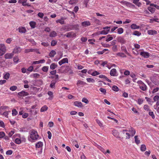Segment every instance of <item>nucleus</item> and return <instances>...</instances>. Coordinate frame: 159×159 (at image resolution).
<instances>
[{
    "label": "nucleus",
    "mask_w": 159,
    "mask_h": 159,
    "mask_svg": "<svg viewBox=\"0 0 159 159\" xmlns=\"http://www.w3.org/2000/svg\"><path fill=\"white\" fill-rule=\"evenodd\" d=\"M39 135L37 131L34 130H32L30 133V139H28V140L31 142L36 141L38 139Z\"/></svg>",
    "instance_id": "f257e3e1"
},
{
    "label": "nucleus",
    "mask_w": 159,
    "mask_h": 159,
    "mask_svg": "<svg viewBox=\"0 0 159 159\" xmlns=\"http://www.w3.org/2000/svg\"><path fill=\"white\" fill-rule=\"evenodd\" d=\"M7 48L5 44L2 43L0 44V56H2L6 52Z\"/></svg>",
    "instance_id": "f03ea898"
},
{
    "label": "nucleus",
    "mask_w": 159,
    "mask_h": 159,
    "mask_svg": "<svg viewBox=\"0 0 159 159\" xmlns=\"http://www.w3.org/2000/svg\"><path fill=\"white\" fill-rule=\"evenodd\" d=\"M122 4L123 5L129 7L134 8L135 7V6L132 3L126 1L123 2Z\"/></svg>",
    "instance_id": "7ed1b4c3"
},
{
    "label": "nucleus",
    "mask_w": 159,
    "mask_h": 159,
    "mask_svg": "<svg viewBox=\"0 0 159 159\" xmlns=\"http://www.w3.org/2000/svg\"><path fill=\"white\" fill-rule=\"evenodd\" d=\"M30 52H36L38 53H40L39 50L37 49L31 48L26 49L25 50V53H27Z\"/></svg>",
    "instance_id": "20e7f679"
},
{
    "label": "nucleus",
    "mask_w": 159,
    "mask_h": 159,
    "mask_svg": "<svg viewBox=\"0 0 159 159\" xmlns=\"http://www.w3.org/2000/svg\"><path fill=\"white\" fill-rule=\"evenodd\" d=\"M65 36L68 38H73L75 37L76 34L74 32L71 31L65 34Z\"/></svg>",
    "instance_id": "39448f33"
},
{
    "label": "nucleus",
    "mask_w": 159,
    "mask_h": 159,
    "mask_svg": "<svg viewBox=\"0 0 159 159\" xmlns=\"http://www.w3.org/2000/svg\"><path fill=\"white\" fill-rule=\"evenodd\" d=\"M64 71L69 75H71L73 73V71L68 66L66 67Z\"/></svg>",
    "instance_id": "423d86ee"
},
{
    "label": "nucleus",
    "mask_w": 159,
    "mask_h": 159,
    "mask_svg": "<svg viewBox=\"0 0 159 159\" xmlns=\"http://www.w3.org/2000/svg\"><path fill=\"white\" fill-rule=\"evenodd\" d=\"M14 53H7L4 55V57L6 59H10L11 58L14 56Z\"/></svg>",
    "instance_id": "0eeeda50"
},
{
    "label": "nucleus",
    "mask_w": 159,
    "mask_h": 159,
    "mask_svg": "<svg viewBox=\"0 0 159 159\" xmlns=\"http://www.w3.org/2000/svg\"><path fill=\"white\" fill-rule=\"evenodd\" d=\"M140 55L145 58H148L150 56L149 53L147 52H141L140 53Z\"/></svg>",
    "instance_id": "6e6552de"
},
{
    "label": "nucleus",
    "mask_w": 159,
    "mask_h": 159,
    "mask_svg": "<svg viewBox=\"0 0 159 159\" xmlns=\"http://www.w3.org/2000/svg\"><path fill=\"white\" fill-rule=\"evenodd\" d=\"M18 95L20 97H25L29 95V93L26 92L22 91L18 93Z\"/></svg>",
    "instance_id": "1a4fd4ad"
},
{
    "label": "nucleus",
    "mask_w": 159,
    "mask_h": 159,
    "mask_svg": "<svg viewBox=\"0 0 159 159\" xmlns=\"http://www.w3.org/2000/svg\"><path fill=\"white\" fill-rule=\"evenodd\" d=\"M68 63V60L67 58H64L61 60L59 61L58 63L60 66L62 64L65 63Z\"/></svg>",
    "instance_id": "9d476101"
},
{
    "label": "nucleus",
    "mask_w": 159,
    "mask_h": 159,
    "mask_svg": "<svg viewBox=\"0 0 159 159\" xmlns=\"http://www.w3.org/2000/svg\"><path fill=\"white\" fill-rule=\"evenodd\" d=\"M117 71L116 69H112L110 72V74L111 76H115L117 75Z\"/></svg>",
    "instance_id": "9b49d317"
},
{
    "label": "nucleus",
    "mask_w": 159,
    "mask_h": 159,
    "mask_svg": "<svg viewBox=\"0 0 159 159\" xmlns=\"http://www.w3.org/2000/svg\"><path fill=\"white\" fill-rule=\"evenodd\" d=\"M21 51V48L18 46H16L14 49L13 53H16L20 52Z\"/></svg>",
    "instance_id": "f8f14e48"
},
{
    "label": "nucleus",
    "mask_w": 159,
    "mask_h": 159,
    "mask_svg": "<svg viewBox=\"0 0 159 159\" xmlns=\"http://www.w3.org/2000/svg\"><path fill=\"white\" fill-rule=\"evenodd\" d=\"M112 134L117 138H120L119 136V133L118 132V131L116 130H113L112 131Z\"/></svg>",
    "instance_id": "ddd939ff"
},
{
    "label": "nucleus",
    "mask_w": 159,
    "mask_h": 159,
    "mask_svg": "<svg viewBox=\"0 0 159 159\" xmlns=\"http://www.w3.org/2000/svg\"><path fill=\"white\" fill-rule=\"evenodd\" d=\"M130 133V135L132 136H134L136 133L135 130L133 127H131L128 131Z\"/></svg>",
    "instance_id": "4468645a"
},
{
    "label": "nucleus",
    "mask_w": 159,
    "mask_h": 159,
    "mask_svg": "<svg viewBox=\"0 0 159 159\" xmlns=\"http://www.w3.org/2000/svg\"><path fill=\"white\" fill-rule=\"evenodd\" d=\"M98 77L100 78L104 79L107 82L111 83V80H109L107 77L105 75H101L98 76Z\"/></svg>",
    "instance_id": "2eb2a0df"
},
{
    "label": "nucleus",
    "mask_w": 159,
    "mask_h": 159,
    "mask_svg": "<svg viewBox=\"0 0 159 159\" xmlns=\"http://www.w3.org/2000/svg\"><path fill=\"white\" fill-rule=\"evenodd\" d=\"M139 87L140 89L144 91H146L147 89V86L144 83L140 85Z\"/></svg>",
    "instance_id": "dca6fc26"
},
{
    "label": "nucleus",
    "mask_w": 159,
    "mask_h": 159,
    "mask_svg": "<svg viewBox=\"0 0 159 159\" xmlns=\"http://www.w3.org/2000/svg\"><path fill=\"white\" fill-rule=\"evenodd\" d=\"M117 41L118 42L122 44H125L126 42V41L125 39L121 37L118 38Z\"/></svg>",
    "instance_id": "f3484780"
},
{
    "label": "nucleus",
    "mask_w": 159,
    "mask_h": 159,
    "mask_svg": "<svg viewBox=\"0 0 159 159\" xmlns=\"http://www.w3.org/2000/svg\"><path fill=\"white\" fill-rule=\"evenodd\" d=\"M74 105L80 108L83 107L82 104L81 102L75 101L74 102Z\"/></svg>",
    "instance_id": "a211bd4d"
},
{
    "label": "nucleus",
    "mask_w": 159,
    "mask_h": 159,
    "mask_svg": "<svg viewBox=\"0 0 159 159\" xmlns=\"http://www.w3.org/2000/svg\"><path fill=\"white\" fill-rule=\"evenodd\" d=\"M81 25L83 27H86L90 26L91 23L89 21H87L82 22L81 23Z\"/></svg>",
    "instance_id": "6ab92c4d"
},
{
    "label": "nucleus",
    "mask_w": 159,
    "mask_h": 159,
    "mask_svg": "<svg viewBox=\"0 0 159 159\" xmlns=\"http://www.w3.org/2000/svg\"><path fill=\"white\" fill-rule=\"evenodd\" d=\"M19 32L21 33H25L26 31V30L25 27H20L19 28Z\"/></svg>",
    "instance_id": "aec40b11"
},
{
    "label": "nucleus",
    "mask_w": 159,
    "mask_h": 159,
    "mask_svg": "<svg viewBox=\"0 0 159 159\" xmlns=\"http://www.w3.org/2000/svg\"><path fill=\"white\" fill-rule=\"evenodd\" d=\"M120 49L122 51L124 52H125V53H126L128 55H129V53L127 51L126 48L125 46H121V47Z\"/></svg>",
    "instance_id": "412c9836"
},
{
    "label": "nucleus",
    "mask_w": 159,
    "mask_h": 159,
    "mask_svg": "<svg viewBox=\"0 0 159 159\" xmlns=\"http://www.w3.org/2000/svg\"><path fill=\"white\" fill-rule=\"evenodd\" d=\"M86 84V83L80 80H78L76 83V84L78 86H84Z\"/></svg>",
    "instance_id": "4be33fe9"
},
{
    "label": "nucleus",
    "mask_w": 159,
    "mask_h": 159,
    "mask_svg": "<svg viewBox=\"0 0 159 159\" xmlns=\"http://www.w3.org/2000/svg\"><path fill=\"white\" fill-rule=\"evenodd\" d=\"M148 33L150 35H154L156 34H157V32L155 30H150L148 31Z\"/></svg>",
    "instance_id": "5701e85b"
},
{
    "label": "nucleus",
    "mask_w": 159,
    "mask_h": 159,
    "mask_svg": "<svg viewBox=\"0 0 159 159\" xmlns=\"http://www.w3.org/2000/svg\"><path fill=\"white\" fill-rule=\"evenodd\" d=\"M29 24L31 27L32 29H34L35 27L36 24L34 21H31L30 22Z\"/></svg>",
    "instance_id": "b1692460"
},
{
    "label": "nucleus",
    "mask_w": 159,
    "mask_h": 159,
    "mask_svg": "<svg viewBox=\"0 0 159 159\" xmlns=\"http://www.w3.org/2000/svg\"><path fill=\"white\" fill-rule=\"evenodd\" d=\"M130 28L132 29H139V26L135 24H133L131 25Z\"/></svg>",
    "instance_id": "393cba45"
},
{
    "label": "nucleus",
    "mask_w": 159,
    "mask_h": 159,
    "mask_svg": "<svg viewBox=\"0 0 159 159\" xmlns=\"http://www.w3.org/2000/svg\"><path fill=\"white\" fill-rule=\"evenodd\" d=\"M133 3L138 7H140L141 5V3L139 2V0H133Z\"/></svg>",
    "instance_id": "a878e982"
},
{
    "label": "nucleus",
    "mask_w": 159,
    "mask_h": 159,
    "mask_svg": "<svg viewBox=\"0 0 159 159\" xmlns=\"http://www.w3.org/2000/svg\"><path fill=\"white\" fill-rule=\"evenodd\" d=\"M43 146V143L42 142L40 141L38 142L35 145V147L36 148H39Z\"/></svg>",
    "instance_id": "bb28decb"
},
{
    "label": "nucleus",
    "mask_w": 159,
    "mask_h": 159,
    "mask_svg": "<svg viewBox=\"0 0 159 159\" xmlns=\"http://www.w3.org/2000/svg\"><path fill=\"white\" fill-rule=\"evenodd\" d=\"M135 139V142L137 145L140 143V140L138 138V136L136 135L134 137Z\"/></svg>",
    "instance_id": "cd10ccee"
},
{
    "label": "nucleus",
    "mask_w": 159,
    "mask_h": 159,
    "mask_svg": "<svg viewBox=\"0 0 159 159\" xmlns=\"http://www.w3.org/2000/svg\"><path fill=\"white\" fill-rule=\"evenodd\" d=\"M117 56L120 57H126V56L122 52H118L116 54Z\"/></svg>",
    "instance_id": "c85d7f7f"
},
{
    "label": "nucleus",
    "mask_w": 159,
    "mask_h": 159,
    "mask_svg": "<svg viewBox=\"0 0 159 159\" xmlns=\"http://www.w3.org/2000/svg\"><path fill=\"white\" fill-rule=\"evenodd\" d=\"M56 52L54 50L51 51L49 54V56L50 57H53L56 55Z\"/></svg>",
    "instance_id": "c756f323"
},
{
    "label": "nucleus",
    "mask_w": 159,
    "mask_h": 159,
    "mask_svg": "<svg viewBox=\"0 0 159 159\" xmlns=\"http://www.w3.org/2000/svg\"><path fill=\"white\" fill-rule=\"evenodd\" d=\"M48 109V107L46 105H44L40 109L41 112H43L46 111Z\"/></svg>",
    "instance_id": "7c9ffc66"
},
{
    "label": "nucleus",
    "mask_w": 159,
    "mask_h": 159,
    "mask_svg": "<svg viewBox=\"0 0 159 159\" xmlns=\"http://www.w3.org/2000/svg\"><path fill=\"white\" fill-rule=\"evenodd\" d=\"M148 10L151 13H153L155 11V7H149L148 8Z\"/></svg>",
    "instance_id": "2f4dec72"
},
{
    "label": "nucleus",
    "mask_w": 159,
    "mask_h": 159,
    "mask_svg": "<svg viewBox=\"0 0 159 159\" xmlns=\"http://www.w3.org/2000/svg\"><path fill=\"white\" fill-rule=\"evenodd\" d=\"M57 35V33H56V32L55 31H52V32H51L49 35V36L50 37H53L56 36Z\"/></svg>",
    "instance_id": "473e14b6"
},
{
    "label": "nucleus",
    "mask_w": 159,
    "mask_h": 159,
    "mask_svg": "<svg viewBox=\"0 0 159 159\" xmlns=\"http://www.w3.org/2000/svg\"><path fill=\"white\" fill-rule=\"evenodd\" d=\"M110 35L109 34L107 36V38H106V41L108 42L110 41L111 40L113 39V38L112 37L110 36Z\"/></svg>",
    "instance_id": "72a5a7b5"
},
{
    "label": "nucleus",
    "mask_w": 159,
    "mask_h": 159,
    "mask_svg": "<svg viewBox=\"0 0 159 159\" xmlns=\"http://www.w3.org/2000/svg\"><path fill=\"white\" fill-rule=\"evenodd\" d=\"M10 74L9 73H7L4 75L3 78L5 79L8 80L10 77Z\"/></svg>",
    "instance_id": "f704fd0d"
},
{
    "label": "nucleus",
    "mask_w": 159,
    "mask_h": 159,
    "mask_svg": "<svg viewBox=\"0 0 159 159\" xmlns=\"http://www.w3.org/2000/svg\"><path fill=\"white\" fill-rule=\"evenodd\" d=\"M56 22L57 23H59L61 25L63 24L64 23V21L63 19L61 18V19H58L56 21Z\"/></svg>",
    "instance_id": "c9c22d12"
},
{
    "label": "nucleus",
    "mask_w": 159,
    "mask_h": 159,
    "mask_svg": "<svg viewBox=\"0 0 159 159\" xmlns=\"http://www.w3.org/2000/svg\"><path fill=\"white\" fill-rule=\"evenodd\" d=\"M57 67V65L55 63H53L51 64L50 66V68L52 70H54Z\"/></svg>",
    "instance_id": "e433bc0d"
},
{
    "label": "nucleus",
    "mask_w": 159,
    "mask_h": 159,
    "mask_svg": "<svg viewBox=\"0 0 159 159\" xmlns=\"http://www.w3.org/2000/svg\"><path fill=\"white\" fill-rule=\"evenodd\" d=\"M146 149V146L144 144H142L141 146L140 150L142 151H145Z\"/></svg>",
    "instance_id": "4c0bfd02"
},
{
    "label": "nucleus",
    "mask_w": 159,
    "mask_h": 159,
    "mask_svg": "<svg viewBox=\"0 0 159 159\" xmlns=\"http://www.w3.org/2000/svg\"><path fill=\"white\" fill-rule=\"evenodd\" d=\"M48 66H44L42 67V70L43 72H47L48 70Z\"/></svg>",
    "instance_id": "58836bf2"
},
{
    "label": "nucleus",
    "mask_w": 159,
    "mask_h": 159,
    "mask_svg": "<svg viewBox=\"0 0 159 159\" xmlns=\"http://www.w3.org/2000/svg\"><path fill=\"white\" fill-rule=\"evenodd\" d=\"M86 80L89 83H94L95 82V80L91 78H87Z\"/></svg>",
    "instance_id": "ea45409f"
},
{
    "label": "nucleus",
    "mask_w": 159,
    "mask_h": 159,
    "mask_svg": "<svg viewBox=\"0 0 159 159\" xmlns=\"http://www.w3.org/2000/svg\"><path fill=\"white\" fill-rule=\"evenodd\" d=\"M117 30V33L119 34H121L123 32V29L122 28H118Z\"/></svg>",
    "instance_id": "a19ab883"
},
{
    "label": "nucleus",
    "mask_w": 159,
    "mask_h": 159,
    "mask_svg": "<svg viewBox=\"0 0 159 159\" xmlns=\"http://www.w3.org/2000/svg\"><path fill=\"white\" fill-rule=\"evenodd\" d=\"M15 142L16 144H19L21 143V141L20 139L19 138H16L15 140Z\"/></svg>",
    "instance_id": "79ce46f5"
},
{
    "label": "nucleus",
    "mask_w": 159,
    "mask_h": 159,
    "mask_svg": "<svg viewBox=\"0 0 159 159\" xmlns=\"http://www.w3.org/2000/svg\"><path fill=\"white\" fill-rule=\"evenodd\" d=\"M98 148L104 154H106L105 150L101 146L98 145Z\"/></svg>",
    "instance_id": "37998d69"
},
{
    "label": "nucleus",
    "mask_w": 159,
    "mask_h": 159,
    "mask_svg": "<svg viewBox=\"0 0 159 159\" xmlns=\"http://www.w3.org/2000/svg\"><path fill=\"white\" fill-rule=\"evenodd\" d=\"M143 108L145 110H147V111H151V110L149 108V106L147 105H144Z\"/></svg>",
    "instance_id": "c03bdc74"
},
{
    "label": "nucleus",
    "mask_w": 159,
    "mask_h": 159,
    "mask_svg": "<svg viewBox=\"0 0 159 159\" xmlns=\"http://www.w3.org/2000/svg\"><path fill=\"white\" fill-rule=\"evenodd\" d=\"M109 32L105 30H102L100 32V34L106 35Z\"/></svg>",
    "instance_id": "a18cd8bd"
},
{
    "label": "nucleus",
    "mask_w": 159,
    "mask_h": 159,
    "mask_svg": "<svg viewBox=\"0 0 159 159\" xmlns=\"http://www.w3.org/2000/svg\"><path fill=\"white\" fill-rule=\"evenodd\" d=\"M133 34L135 35L139 36L141 35V33L138 31H135L134 32Z\"/></svg>",
    "instance_id": "49530a36"
},
{
    "label": "nucleus",
    "mask_w": 159,
    "mask_h": 159,
    "mask_svg": "<svg viewBox=\"0 0 159 159\" xmlns=\"http://www.w3.org/2000/svg\"><path fill=\"white\" fill-rule=\"evenodd\" d=\"M12 114L13 116H16L18 113L17 111H16V110L14 109L12 111Z\"/></svg>",
    "instance_id": "de8ad7c7"
},
{
    "label": "nucleus",
    "mask_w": 159,
    "mask_h": 159,
    "mask_svg": "<svg viewBox=\"0 0 159 159\" xmlns=\"http://www.w3.org/2000/svg\"><path fill=\"white\" fill-rule=\"evenodd\" d=\"M100 74V73H99V72L96 71H95L93 72L92 73L91 75L93 76H96L97 75H99Z\"/></svg>",
    "instance_id": "09e8293b"
},
{
    "label": "nucleus",
    "mask_w": 159,
    "mask_h": 159,
    "mask_svg": "<svg viewBox=\"0 0 159 159\" xmlns=\"http://www.w3.org/2000/svg\"><path fill=\"white\" fill-rule=\"evenodd\" d=\"M112 49L113 52H116L118 50L117 46L116 45H114L112 48Z\"/></svg>",
    "instance_id": "8fccbe9b"
},
{
    "label": "nucleus",
    "mask_w": 159,
    "mask_h": 159,
    "mask_svg": "<svg viewBox=\"0 0 159 159\" xmlns=\"http://www.w3.org/2000/svg\"><path fill=\"white\" fill-rule=\"evenodd\" d=\"M17 89V87L15 86H12L10 88V89L12 91H14Z\"/></svg>",
    "instance_id": "3c124183"
},
{
    "label": "nucleus",
    "mask_w": 159,
    "mask_h": 159,
    "mask_svg": "<svg viewBox=\"0 0 159 159\" xmlns=\"http://www.w3.org/2000/svg\"><path fill=\"white\" fill-rule=\"evenodd\" d=\"M96 121L98 125L101 127H102L103 126V124L98 119H96Z\"/></svg>",
    "instance_id": "603ef678"
},
{
    "label": "nucleus",
    "mask_w": 159,
    "mask_h": 159,
    "mask_svg": "<svg viewBox=\"0 0 159 159\" xmlns=\"http://www.w3.org/2000/svg\"><path fill=\"white\" fill-rule=\"evenodd\" d=\"M10 111H6L3 113L2 114V115L3 116H5V117L7 118H8V112H10Z\"/></svg>",
    "instance_id": "864d4df0"
},
{
    "label": "nucleus",
    "mask_w": 159,
    "mask_h": 159,
    "mask_svg": "<svg viewBox=\"0 0 159 159\" xmlns=\"http://www.w3.org/2000/svg\"><path fill=\"white\" fill-rule=\"evenodd\" d=\"M56 82L54 81H52L50 85V86L52 88H54L55 86V84Z\"/></svg>",
    "instance_id": "5fc2aeb1"
},
{
    "label": "nucleus",
    "mask_w": 159,
    "mask_h": 159,
    "mask_svg": "<svg viewBox=\"0 0 159 159\" xmlns=\"http://www.w3.org/2000/svg\"><path fill=\"white\" fill-rule=\"evenodd\" d=\"M5 134L4 132L2 131L0 132V139L3 138L5 136Z\"/></svg>",
    "instance_id": "6e6d98bb"
},
{
    "label": "nucleus",
    "mask_w": 159,
    "mask_h": 159,
    "mask_svg": "<svg viewBox=\"0 0 159 159\" xmlns=\"http://www.w3.org/2000/svg\"><path fill=\"white\" fill-rule=\"evenodd\" d=\"M149 111L148 113L149 115L152 117V119H154L155 118V116L153 112L152 111Z\"/></svg>",
    "instance_id": "4d7b16f0"
},
{
    "label": "nucleus",
    "mask_w": 159,
    "mask_h": 159,
    "mask_svg": "<svg viewBox=\"0 0 159 159\" xmlns=\"http://www.w3.org/2000/svg\"><path fill=\"white\" fill-rule=\"evenodd\" d=\"M19 59L17 57H15L13 58V61L14 62L17 63L19 62Z\"/></svg>",
    "instance_id": "13d9d810"
},
{
    "label": "nucleus",
    "mask_w": 159,
    "mask_h": 159,
    "mask_svg": "<svg viewBox=\"0 0 159 159\" xmlns=\"http://www.w3.org/2000/svg\"><path fill=\"white\" fill-rule=\"evenodd\" d=\"M112 89L115 91L117 92L119 91V89L117 86L114 85L112 87Z\"/></svg>",
    "instance_id": "bf43d9fd"
},
{
    "label": "nucleus",
    "mask_w": 159,
    "mask_h": 159,
    "mask_svg": "<svg viewBox=\"0 0 159 159\" xmlns=\"http://www.w3.org/2000/svg\"><path fill=\"white\" fill-rule=\"evenodd\" d=\"M99 90L100 91H101L102 93L103 94H105L106 93V90L105 89H104L102 88H100L99 89Z\"/></svg>",
    "instance_id": "052dcab7"
},
{
    "label": "nucleus",
    "mask_w": 159,
    "mask_h": 159,
    "mask_svg": "<svg viewBox=\"0 0 159 159\" xmlns=\"http://www.w3.org/2000/svg\"><path fill=\"white\" fill-rule=\"evenodd\" d=\"M82 101L86 104H88L89 102L87 98H82Z\"/></svg>",
    "instance_id": "680f3d73"
},
{
    "label": "nucleus",
    "mask_w": 159,
    "mask_h": 159,
    "mask_svg": "<svg viewBox=\"0 0 159 159\" xmlns=\"http://www.w3.org/2000/svg\"><path fill=\"white\" fill-rule=\"evenodd\" d=\"M57 43L56 40H52L51 42V45L52 46H54L57 44Z\"/></svg>",
    "instance_id": "e2e57ef3"
},
{
    "label": "nucleus",
    "mask_w": 159,
    "mask_h": 159,
    "mask_svg": "<svg viewBox=\"0 0 159 159\" xmlns=\"http://www.w3.org/2000/svg\"><path fill=\"white\" fill-rule=\"evenodd\" d=\"M12 41V39L11 38H9L7 39L6 42L7 43L10 44L11 42Z\"/></svg>",
    "instance_id": "0e129e2a"
},
{
    "label": "nucleus",
    "mask_w": 159,
    "mask_h": 159,
    "mask_svg": "<svg viewBox=\"0 0 159 159\" xmlns=\"http://www.w3.org/2000/svg\"><path fill=\"white\" fill-rule=\"evenodd\" d=\"M41 44L44 47H48L49 45V43L48 42H43L41 43Z\"/></svg>",
    "instance_id": "69168bd1"
},
{
    "label": "nucleus",
    "mask_w": 159,
    "mask_h": 159,
    "mask_svg": "<svg viewBox=\"0 0 159 159\" xmlns=\"http://www.w3.org/2000/svg\"><path fill=\"white\" fill-rule=\"evenodd\" d=\"M40 76V75L38 73H34L33 74V76L35 78H38Z\"/></svg>",
    "instance_id": "338daca9"
},
{
    "label": "nucleus",
    "mask_w": 159,
    "mask_h": 159,
    "mask_svg": "<svg viewBox=\"0 0 159 159\" xmlns=\"http://www.w3.org/2000/svg\"><path fill=\"white\" fill-rule=\"evenodd\" d=\"M38 16L39 17L42 18L44 14L42 12H39L38 14Z\"/></svg>",
    "instance_id": "774afa93"
}]
</instances>
